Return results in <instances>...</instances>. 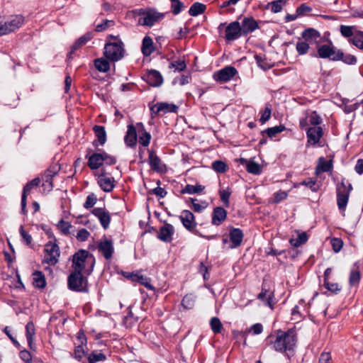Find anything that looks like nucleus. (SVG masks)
Instances as JSON below:
<instances>
[{
    "mask_svg": "<svg viewBox=\"0 0 363 363\" xmlns=\"http://www.w3.org/2000/svg\"><path fill=\"white\" fill-rule=\"evenodd\" d=\"M72 267L75 271L84 272V275H90L94 267L95 257L86 250H79L72 257Z\"/></svg>",
    "mask_w": 363,
    "mask_h": 363,
    "instance_id": "obj_1",
    "label": "nucleus"
},
{
    "mask_svg": "<svg viewBox=\"0 0 363 363\" xmlns=\"http://www.w3.org/2000/svg\"><path fill=\"white\" fill-rule=\"evenodd\" d=\"M124 44L118 35H108L104 46V56L111 62L121 60L125 55Z\"/></svg>",
    "mask_w": 363,
    "mask_h": 363,
    "instance_id": "obj_2",
    "label": "nucleus"
},
{
    "mask_svg": "<svg viewBox=\"0 0 363 363\" xmlns=\"http://www.w3.org/2000/svg\"><path fill=\"white\" fill-rule=\"evenodd\" d=\"M297 342V337L293 330L283 332L279 330L276 339L271 342L273 348L279 352H285L287 350H293Z\"/></svg>",
    "mask_w": 363,
    "mask_h": 363,
    "instance_id": "obj_3",
    "label": "nucleus"
},
{
    "mask_svg": "<svg viewBox=\"0 0 363 363\" xmlns=\"http://www.w3.org/2000/svg\"><path fill=\"white\" fill-rule=\"evenodd\" d=\"M340 32L342 37L350 38L349 43L363 51L362 30H358L356 26L341 25L340 26Z\"/></svg>",
    "mask_w": 363,
    "mask_h": 363,
    "instance_id": "obj_4",
    "label": "nucleus"
},
{
    "mask_svg": "<svg viewBox=\"0 0 363 363\" xmlns=\"http://www.w3.org/2000/svg\"><path fill=\"white\" fill-rule=\"evenodd\" d=\"M84 272L74 270L67 278L69 289L76 292H87L88 281Z\"/></svg>",
    "mask_w": 363,
    "mask_h": 363,
    "instance_id": "obj_5",
    "label": "nucleus"
},
{
    "mask_svg": "<svg viewBox=\"0 0 363 363\" xmlns=\"http://www.w3.org/2000/svg\"><path fill=\"white\" fill-rule=\"evenodd\" d=\"M218 30L220 35L224 33V38L228 42L235 40L242 36L240 23L238 21H233L228 25L226 23H221L218 27Z\"/></svg>",
    "mask_w": 363,
    "mask_h": 363,
    "instance_id": "obj_6",
    "label": "nucleus"
},
{
    "mask_svg": "<svg viewBox=\"0 0 363 363\" xmlns=\"http://www.w3.org/2000/svg\"><path fill=\"white\" fill-rule=\"evenodd\" d=\"M23 23L22 16H11L7 21L0 18V35H6L18 29Z\"/></svg>",
    "mask_w": 363,
    "mask_h": 363,
    "instance_id": "obj_7",
    "label": "nucleus"
},
{
    "mask_svg": "<svg viewBox=\"0 0 363 363\" xmlns=\"http://www.w3.org/2000/svg\"><path fill=\"white\" fill-rule=\"evenodd\" d=\"M179 219L184 227L189 231L194 233L198 236H203V234L196 230V222L195 221L194 215L189 210H184L179 216Z\"/></svg>",
    "mask_w": 363,
    "mask_h": 363,
    "instance_id": "obj_8",
    "label": "nucleus"
},
{
    "mask_svg": "<svg viewBox=\"0 0 363 363\" xmlns=\"http://www.w3.org/2000/svg\"><path fill=\"white\" fill-rule=\"evenodd\" d=\"M44 250L46 253L45 262L50 265L56 264L60 255L59 246L55 242L50 241L45 245Z\"/></svg>",
    "mask_w": 363,
    "mask_h": 363,
    "instance_id": "obj_9",
    "label": "nucleus"
},
{
    "mask_svg": "<svg viewBox=\"0 0 363 363\" xmlns=\"http://www.w3.org/2000/svg\"><path fill=\"white\" fill-rule=\"evenodd\" d=\"M179 107L173 104L165 102L157 103L150 107L152 118H155L160 114H165L167 113H177Z\"/></svg>",
    "mask_w": 363,
    "mask_h": 363,
    "instance_id": "obj_10",
    "label": "nucleus"
},
{
    "mask_svg": "<svg viewBox=\"0 0 363 363\" xmlns=\"http://www.w3.org/2000/svg\"><path fill=\"white\" fill-rule=\"evenodd\" d=\"M238 73L237 69L233 66H226L218 72L213 73L215 81L220 83L231 80Z\"/></svg>",
    "mask_w": 363,
    "mask_h": 363,
    "instance_id": "obj_11",
    "label": "nucleus"
},
{
    "mask_svg": "<svg viewBox=\"0 0 363 363\" xmlns=\"http://www.w3.org/2000/svg\"><path fill=\"white\" fill-rule=\"evenodd\" d=\"M98 250L106 259H110L114 252L113 241L104 237L98 244Z\"/></svg>",
    "mask_w": 363,
    "mask_h": 363,
    "instance_id": "obj_12",
    "label": "nucleus"
},
{
    "mask_svg": "<svg viewBox=\"0 0 363 363\" xmlns=\"http://www.w3.org/2000/svg\"><path fill=\"white\" fill-rule=\"evenodd\" d=\"M142 79L149 85L154 87H158L163 83V77L162 74L160 72L155 69L148 70L147 72L142 77Z\"/></svg>",
    "mask_w": 363,
    "mask_h": 363,
    "instance_id": "obj_13",
    "label": "nucleus"
},
{
    "mask_svg": "<svg viewBox=\"0 0 363 363\" xmlns=\"http://www.w3.org/2000/svg\"><path fill=\"white\" fill-rule=\"evenodd\" d=\"M164 15L154 10L149 9L148 13L145 17H140L138 19V24L152 27L157 21L163 18Z\"/></svg>",
    "mask_w": 363,
    "mask_h": 363,
    "instance_id": "obj_14",
    "label": "nucleus"
},
{
    "mask_svg": "<svg viewBox=\"0 0 363 363\" xmlns=\"http://www.w3.org/2000/svg\"><path fill=\"white\" fill-rule=\"evenodd\" d=\"M91 213L99 219L104 229L108 228L111 223V216L105 208H94L91 211Z\"/></svg>",
    "mask_w": 363,
    "mask_h": 363,
    "instance_id": "obj_15",
    "label": "nucleus"
},
{
    "mask_svg": "<svg viewBox=\"0 0 363 363\" xmlns=\"http://www.w3.org/2000/svg\"><path fill=\"white\" fill-rule=\"evenodd\" d=\"M337 50L332 42H330V44H324L318 46L317 55H318L320 58H329L331 60V57H334L336 55Z\"/></svg>",
    "mask_w": 363,
    "mask_h": 363,
    "instance_id": "obj_16",
    "label": "nucleus"
},
{
    "mask_svg": "<svg viewBox=\"0 0 363 363\" xmlns=\"http://www.w3.org/2000/svg\"><path fill=\"white\" fill-rule=\"evenodd\" d=\"M258 28V23L252 17L244 18L240 23L242 36H246Z\"/></svg>",
    "mask_w": 363,
    "mask_h": 363,
    "instance_id": "obj_17",
    "label": "nucleus"
},
{
    "mask_svg": "<svg viewBox=\"0 0 363 363\" xmlns=\"http://www.w3.org/2000/svg\"><path fill=\"white\" fill-rule=\"evenodd\" d=\"M148 163L150 168L157 172H163L166 168L162 164L161 159L157 155L153 150H149Z\"/></svg>",
    "mask_w": 363,
    "mask_h": 363,
    "instance_id": "obj_18",
    "label": "nucleus"
},
{
    "mask_svg": "<svg viewBox=\"0 0 363 363\" xmlns=\"http://www.w3.org/2000/svg\"><path fill=\"white\" fill-rule=\"evenodd\" d=\"M323 135V128L320 126L311 127L307 130L308 143L315 145L320 141Z\"/></svg>",
    "mask_w": 363,
    "mask_h": 363,
    "instance_id": "obj_19",
    "label": "nucleus"
},
{
    "mask_svg": "<svg viewBox=\"0 0 363 363\" xmlns=\"http://www.w3.org/2000/svg\"><path fill=\"white\" fill-rule=\"evenodd\" d=\"M115 179L113 177H104L99 175L97 183L100 188L105 192H111L115 188Z\"/></svg>",
    "mask_w": 363,
    "mask_h": 363,
    "instance_id": "obj_20",
    "label": "nucleus"
},
{
    "mask_svg": "<svg viewBox=\"0 0 363 363\" xmlns=\"http://www.w3.org/2000/svg\"><path fill=\"white\" fill-rule=\"evenodd\" d=\"M103 157V152H94L89 156L86 155L88 167L92 170L99 169L104 164V158Z\"/></svg>",
    "mask_w": 363,
    "mask_h": 363,
    "instance_id": "obj_21",
    "label": "nucleus"
},
{
    "mask_svg": "<svg viewBox=\"0 0 363 363\" xmlns=\"http://www.w3.org/2000/svg\"><path fill=\"white\" fill-rule=\"evenodd\" d=\"M174 233V227L171 224L165 223L164 226L160 228L157 238L163 242H169L172 240Z\"/></svg>",
    "mask_w": 363,
    "mask_h": 363,
    "instance_id": "obj_22",
    "label": "nucleus"
},
{
    "mask_svg": "<svg viewBox=\"0 0 363 363\" xmlns=\"http://www.w3.org/2000/svg\"><path fill=\"white\" fill-rule=\"evenodd\" d=\"M93 130L97 140L93 142V145L97 147L99 145H104L106 142V132L105 128L102 125H94Z\"/></svg>",
    "mask_w": 363,
    "mask_h": 363,
    "instance_id": "obj_23",
    "label": "nucleus"
},
{
    "mask_svg": "<svg viewBox=\"0 0 363 363\" xmlns=\"http://www.w3.org/2000/svg\"><path fill=\"white\" fill-rule=\"evenodd\" d=\"M229 236L232 242L230 247L235 248L241 245L244 235L240 228H233L230 230Z\"/></svg>",
    "mask_w": 363,
    "mask_h": 363,
    "instance_id": "obj_24",
    "label": "nucleus"
},
{
    "mask_svg": "<svg viewBox=\"0 0 363 363\" xmlns=\"http://www.w3.org/2000/svg\"><path fill=\"white\" fill-rule=\"evenodd\" d=\"M227 217V211L223 207H216L212 213V224L220 225Z\"/></svg>",
    "mask_w": 363,
    "mask_h": 363,
    "instance_id": "obj_25",
    "label": "nucleus"
},
{
    "mask_svg": "<svg viewBox=\"0 0 363 363\" xmlns=\"http://www.w3.org/2000/svg\"><path fill=\"white\" fill-rule=\"evenodd\" d=\"M331 60H342L344 63L350 65H355L357 61V57L354 55L350 54L345 55L341 50H337L336 55L334 57H331Z\"/></svg>",
    "mask_w": 363,
    "mask_h": 363,
    "instance_id": "obj_26",
    "label": "nucleus"
},
{
    "mask_svg": "<svg viewBox=\"0 0 363 363\" xmlns=\"http://www.w3.org/2000/svg\"><path fill=\"white\" fill-rule=\"evenodd\" d=\"M91 39V34L89 33L79 38L71 47V50L67 55L68 60H70L72 58V55L75 52L76 50L79 49L82 46L84 45Z\"/></svg>",
    "mask_w": 363,
    "mask_h": 363,
    "instance_id": "obj_27",
    "label": "nucleus"
},
{
    "mask_svg": "<svg viewBox=\"0 0 363 363\" xmlns=\"http://www.w3.org/2000/svg\"><path fill=\"white\" fill-rule=\"evenodd\" d=\"M155 51V45L152 39L149 35H145L143 39L141 52L145 57L150 56Z\"/></svg>",
    "mask_w": 363,
    "mask_h": 363,
    "instance_id": "obj_28",
    "label": "nucleus"
},
{
    "mask_svg": "<svg viewBox=\"0 0 363 363\" xmlns=\"http://www.w3.org/2000/svg\"><path fill=\"white\" fill-rule=\"evenodd\" d=\"M124 140L125 144L129 147H134L137 142V130L133 125L128 126V130L125 135Z\"/></svg>",
    "mask_w": 363,
    "mask_h": 363,
    "instance_id": "obj_29",
    "label": "nucleus"
},
{
    "mask_svg": "<svg viewBox=\"0 0 363 363\" xmlns=\"http://www.w3.org/2000/svg\"><path fill=\"white\" fill-rule=\"evenodd\" d=\"M137 127L140 143L145 147L148 146L151 140L150 133L146 131L145 126L142 123H137Z\"/></svg>",
    "mask_w": 363,
    "mask_h": 363,
    "instance_id": "obj_30",
    "label": "nucleus"
},
{
    "mask_svg": "<svg viewBox=\"0 0 363 363\" xmlns=\"http://www.w3.org/2000/svg\"><path fill=\"white\" fill-rule=\"evenodd\" d=\"M35 334V325L32 321L28 322L26 325V336L28 346L30 350H35L33 337Z\"/></svg>",
    "mask_w": 363,
    "mask_h": 363,
    "instance_id": "obj_31",
    "label": "nucleus"
},
{
    "mask_svg": "<svg viewBox=\"0 0 363 363\" xmlns=\"http://www.w3.org/2000/svg\"><path fill=\"white\" fill-rule=\"evenodd\" d=\"M301 36L307 43L317 42L318 39L320 38V33L311 28L304 30L301 33Z\"/></svg>",
    "mask_w": 363,
    "mask_h": 363,
    "instance_id": "obj_32",
    "label": "nucleus"
},
{
    "mask_svg": "<svg viewBox=\"0 0 363 363\" xmlns=\"http://www.w3.org/2000/svg\"><path fill=\"white\" fill-rule=\"evenodd\" d=\"M274 296V295L273 291H269L267 289L262 287V291L257 296V298L264 302L266 305L272 308V298Z\"/></svg>",
    "mask_w": 363,
    "mask_h": 363,
    "instance_id": "obj_33",
    "label": "nucleus"
},
{
    "mask_svg": "<svg viewBox=\"0 0 363 363\" xmlns=\"http://www.w3.org/2000/svg\"><path fill=\"white\" fill-rule=\"evenodd\" d=\"M241 160L242 164L246 162V169L249 173L255 175H259L261 174L262 167L257 162L252 160L247 161L245 159H242Z\"/></svg>",
    "mask_w": 363,
    "mask_h": 363,
    "instance_id": "obj_34",
    "label": "nucleus"
},
{
    "mask_svg": "<svg viewBox=\"0 0 363 363\" xmlns=\"http://www.w3.org/2000/svg\"><path fill=\"white\" fill-rule=\"evenodd\" d=\"M33 285L38 289H44L46 286L45 277L40 271H35L33 274Z\"/></svg>",
    "mask_w": 363,
    "mask_h": 363,
    "instance_id": "obj_35",
    "label": "nucleus"
},
{
    "mask_svg": "<svg viewBox=\"0 0 363 363\" xmlns=\"http://www.w3.org/2000/svg\"><path fill=\"white\" fill-rule=\"evenodd\" d=\"M352 187L351 184L343 179L340 183L337 185V195H348L350 196Z\"/></svg>",
    "mask_w": 363,
    "mask_h": 363,
    "instance_id": "obj_36",
    "label": "nucleus"
},
{
    "mask_svg": "<svg viewBox=\"0 0 363 363\" xmlns=\"http://www.w3.org/2000/svg\"><path fill=\"white\" fill-rule=\"evenodd\" d=\"M205 189V186L201 184H196L195 186L191 184H186L184 188L181 190V194H200Z\"/></svg>",
    "mask_w": 363,
    "mask_h": 363,
    "instance_id": "obj_37",
    "label": "nucleus"
},
{
    "mask_svg": "<svg viewBox=\"0 0 363 363\" xmlns=\"http://www.w3.org/2000/svg\"><path fill=\"white\" fill-rule=\"evenodd\" d=\"M286 3V0H276L269 2L267 6V9H270L272 13H279L282 10L283 6Z\"/></svg>",
    "mask_w": 363,
    "mask_h": 363,
    "instance_id": "obj_38",
    "label": "nucleus"
},
{
    "mask_svg": "<svg viewBox=\"0 0 363 363\" xmlns=\"http://www.w3.org/2000/svg\"><path fill=\"white\" fill-rule=\"evenodd\" d=\"M206 9V6L199 2L194 3L189 10V13L191 16H196L203 13Z\"/></svg>",
    "mask_w": 363,
    "mask_h": 363,
    "instance_id": "obj_39",
    "label": "nucleus"
},
{
    "mask_svg": "<svg viewBox=\"0 0 363 363\" xmlns=\"http://www.w3.org/2000/svg\"><path fill=\"white\" fill-rule=\"evenodd\" d=\"M94 66L97 70L101 72H107L110 69L108 59L97 58L94 60Z\"/></svg>",
    "mask_w": 363,
    "mask_h": 363,
    "instance_id": "obj_40",
    "label": "nucleus"
},
{
    "mask_svg": "<svg viewBox=\"0 0 363 363\" xmlns=\"http://www.w3.org/2000/svg\"><path fill=\"white\" fill-rule=\"evenodd\" d=\"M332 168V160L325 161L323 157L318 159V165L317 167L316 171L320 170L322 172H328L331 171Z\"/></svg>",
    "mask_w": 363,
    "mask_h": 363,
    "instance_id": "obj_41",
    "label": "nucleus"
},
{
    "mask_svg": "<svg viewBox=\"0 0 363 363\" xmlns=\"http://www.w3.org/2000/svg\"><path fill=\"white\" fill-rule=\"evenodd\" d=\"M286 129V127L283 125H277L272 128H268L262 132V135L265 133L270 138L275 137L277 134L281 133Z\"/></svg>",
    "mask_w": 363,
    "mask_h": 363,
    "instance_id": "obj_42",
    "label": "nucleus"
},
{
    "mask_svg": "<svg viewBox=\"0 0 363 363\" xmlns=\"http://www.w3.org/2000/svg\"><path fill=\"white\" fill-rule=\"evenodd\" d=\"M128 314L123 318V323L126 328L132 327L135 323L138 322V318L135 316L131 311V307L129 306Z\"/></svg>",
    "mask_w": 363,
    "mask_h": 363,
    "instance_id": "obj_43",
    "label": "nucleus"
},
{
    "mask_svg": "<svg viewBox=\"0 0 363 363\" xmlns=\"http://www.w3.org/2000/svg\"><path fill=\"white\" fill-rule=\"evenodd\" d=\"M40 183V179L38 177L33 179L32 181L28 182L23 187L22 196L27 198L28 195L30 193L33 188L37 187Z\"/></svg>",
    "mask_w": 363,
    "mask_h": 363,
    "instance_id": "obj_44",
    "label": "nucleus"
},
{
    "mask_svg": "<svg viewBox=\"0 0 363 363\" xmlns=\"http://www.w3.org/2000/svg\"><path fill=\"white\" fill-rule=\"evenodd\" d=\"M196 301V296L193 294H186L182 301V305L185 309H192Z\"/></svg>",
    "mask_w": 363,
    "mask_h": 363,
    "instance_id": "obj_45",
    "label": "nucleus"
},
{
    "mask_svg": "<svg viewBox=\"0 0 363 363\" xmlns=\"http://www.w3.org/2000/svg\"><path fill=\"white\" fill-rule=\"evenodd\" d=\"M210 326H211L212 331L215 334L220 333L223 328L220 319L217 317H213L211 318Z\"/></svg>",
    "mask_w": 363,
    "mask_h": 363,
    "instance_id": "obj_46",
    "label": "nucleus"
},
{
    "mask_svg": "<svg viewBox=\"0 0 363 363\" xmlns=\"http://www.w3.org/2000/svg\"><path fill=\"white\" fill-rule=\"evenodd\" d=\"M307 240H308V235H307L306 233L303 232V233L298 234V238L296 239H293V238L290 239L289 242L293 246L298 247L300 245L306 242Z\"/></svg>",
    "mask_w": 363,
    "mask_h": 363,
    "instance_id": "obj_47",
    "label": "nucleus"
},
{
    "mask_svg": "<svg viewBox=\"0 0 363 363\" xmlns=\"http://www.w3.org/2000/svg\"><path fill=\"white\" fill-rule=\"evenodd\" d=\"M361 279V274L359 270H352L350 272L349 284L351 286L359 284Z\"/></svg>",
    "mask_w": 363,
    "mask_h": 363,
    "instance_id": "obj_48",
    "label": "nucleus"
},
{
    "mask_svg": "<svg viewBox=\"0 0 363 363\" xmlns=\"http://www.w3.org/2000/svg\"><path fill=\"white\" fill-rule=\"evenodd\" d=\"M57 226L61 233L65 235L70 234L69 230L72 228V225L69 222L65 221L62 219L58 222Z\"/></svg>",
    "mask_w": 363,
    "mask_h": 363,
    "instance_id": "obj_49",
    "label": "nucleus"
},
{
    "mask_svg": "<svg viewBox=\"0 0 363 363\" xmlns=\"http://www.w3.org/2000/svg\"><path fill=\"white\" fill-rule=\"evenodd\" d=\"M212 168L218 173H225L228 169V166L221 160H216L212 163Z\"/></svg>",
    "mask_w": 363,
    "mask_h": 363,
    "instance_id": "obj_50",
    "label": "nucleus"
},
{
    "mask_svg": "<svg viewBox=\"0 0 363 363\" xmlns=\"http://www.w3.org/2000/svg\"><path fill=\"white\" fill-rule=\"evenodd\" d=\"M307 118L310 124L313 125V126H318L323 121L322 118L315 111H312L311 113L307 116Z\"/></svg>",
    "mask_w": 363,
    "mask_h": 363,
    "instance_id": "obj_51",
    "label": "nucleus"
},
{
    "mask_svg": "<svg viewBox=\"0 0 363 363\" xmlns=\"http://www.w3.org/2000/svg\"><path fill=\"white\" fill-rule=\"evenodd\" d=\"M230 194H231V191L230 190L229 188L219 191V195H220V200L226 207L229 206V199H230Z\"/></svg>",
    "mask_w": 363,
    "mask_h": 363,
    "instance_id": "obj_52",
    "label": "nucleus"
},
{
    "mask_svg": "<svg viewBox=\"0 0 363 363\" xmlns=\"http://www.w3.org/2000/svg\"><path fill=\"white\" fill-rule=\"evenodd\" d=\"M106 359V355L101 352H91L88 357V361L89 363H96L99 361H104Z\"/></svg>",
    "mask_w": 363,
    "mask_h": 363,
    "instance_id": "obj_53",
    "label": "nucleus"
},
{
    "mask_svg": "<svg viewBox=\"0 0 363 363\" xmlns=\"http://www.w3.org/2000/svg\"><path fill=\"white\" fill-rule=\"evenodd\" d=\"M348 195H337V203L340 210L345 211L348 203Z\"/></svg>",
    "mask_w": 363,
    "mask_h": 363,
    "instance_id": "obj_54",
    "label": "nucleus"
},
{
    "mask_svg": "<svg viewBox=\"0 0 363 363\" xmlns=\"http://www.w3.org/2000/svg\"><path fill=\"white\" fill-rule=\"evenodd\" d=\"M296 51L299 55H305L308 51L310 47L306 41H299L296 43Z\"/></svg>",
    "mask_w": 363,
    "mask_h": 363,
    "instance_id": "obj_55",
    "label": "nucleus"
},
{
    "mask_svg": "<svg viewBox=\"0 0 363 363\" xmlns=\"http://www.w3.org/2000/svg\"><path fill=\"white\" fill-rule=\"evenodd\" d=\"M172 1V11L174 15L179 14L184 7V4L179 0H170Z\"/></svg>",
    "mask_w": 363,
    "mask_h": 363,
    "instance_id": "obj_56",
    "label": "nucleus"
},
{
    "mask_svg": "<svg viewBox=\"0 0 363 363\" xmlns=\"http://www.w3.org/2000/svg\"><path fill=\"white\" fill-rule=\"evenodd\" d=\"M96 201H97V198H96V195L94 194H91L87 196L83 206L86 209H89L95 205V203H96Z\"/></svg>",
    "mask_w": 363,
    "mask_h": 363,
    "instance_id": "obj_57",
    "label": "nucleus"
},
{
    "mask_svg": "<svg viewBox=\"0 0 363 363\" xmlns=\"http://www.w3.org/2000/svg\"><path fill=\"white\" fill-rule=\"evenodd\" d=\"M316 179L308 178L306 180L303 181L301 184L305 185L310 188L313 191H317L319 186L316 184Z\"/></svg>",
    "mask_w": 363,
    "mask_h": 363,
    "instance_id": "obj_58",
    "label": "nucleus"
},
{
    "mask_svg": "<svg viewBox=\"0 0 363 363\" xmlns=\"http://www.w3.org/2000/svg\"><path fill=\"white\" fill-rule=\"evenodd\" d=\"M19 231H20L21 236L23 239V241L27 245H30L33 241L31 235L30 234H28L26 231H25L23 225H21Z\"/></svg>",
    "mask_w": 363,
    "mask_h": 363,
    "instance_id": "obj_59",
    "label": "nucleus"
},
{
    "mask_svg": "<svg viewBox=\"0 0 363 363\" xmlns=\"http://www.w3.org/2000/svg\"><path fill=\"white\" fill-rule=\"evenodd\" d=\"M272 110L269 106H266L264 110L261 112L259 121L262 124L265 123L271 117Z\"/></svg>",
    "mask_w": 363,
    "mask_h": 363,
    "instance_id": "obj_60",
    "label": "nucleus"
},
{
    "mask_svg": "<svg viewBox=\"0 0 363 363\" xmlns=\"http://www.w3.org/2000/svg\"><path fill=\"white\" fill-rule=\"evenodd\" d=\"M323 285L328 290L330 291L334 294H337L341 290V288L337 283H330L328 281H324Z\"/></svg>",
    "mask_w": 363,
    "mask_h": 363,
    "instance_id": "obj_61",
    "label": "nucleus"
},
{
    "mask_svg": "<svg viewBox=\"0 0 363 363\" xmlns=\"http://www.w3.org/2000/svg\"><path fill=\"white\" fill-rule=\"evenodd\" d=\"M89 236L90 233L86 229L82 228L78 231L76 238L78 240L84 242L86 241Z\"/></svg>",
    "mask_w": 363,
    "mask_h": 363,
    "instance_id": "obj_62",
    "label": "nucleus"
},
{
    "mask_svg": "<svg viewBox=\"0 0 363 363\" xmlns=\"http://www.w3.org/2000/svg\"><path fill=\"white\" fill-rule=\"evenodd\" d=\"M331 245H332V247H333V250L335 252H338L340 251V250L342 249V245H343V242L341 239L340 238H333L332 240H331Z\"/></svg>",
    "mask_w": 363,
    "mask_h": 363,
    "instance_id": "obj_63",
    "label": "nucleus"
},
{
    "mask_svg": "<svg viewBox=\"0 0 363 363\" xmlns=\"http://www.w3.org/2000/svg\"><path fill=\"white\" fill-rule=\"evenodd\" d=\"M287 193L284 191H279L274 194V202L279 203L287 198Z\"/></svg>",
    "mask_w": 363,
    "mask_h": 363,
    "instance_id": "obj_64",
    "label": "nucleus"
}]
</instances>
